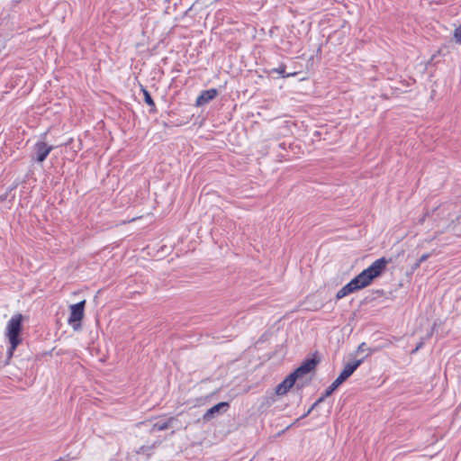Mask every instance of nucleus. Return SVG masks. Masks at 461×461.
I'll use <instances>...</instances> for the list:
<instances>
[{"instance_id":"24","label":"nucleus","mask_w":461,"mask_h":461,"mask_svg":"<svg viewBox=\"0 0 461 461\" xmlns=\"http://www.w3.org/2000/svg\"><path fill=\"white\" fill-rule=\"evenodd\" d=\"M303 385H304L303 384H301V385H300V384H299V383L297 384V387H298V388H302V387H303Z\"/></svg>"},{"instance_id":"19","label":"nucleus","mask_w":461,"mask_h":461,"mask_svg":"<svg viewBox=\"0 0 461 461\" xmlns=\"http://www.w3.org/2000/svg\"><path fill=\"white\" fill-rule=\"evenodd\" d=\"M69 460H71V459L69 458V456L68 455V456H61L59 459L55 460V461H69Z\"/></svg>"},{"instance_id":"22","label":"nucleus","mask_w":461,"mask_h":461,"mask_svg":"<svg viewBox=\"0 0 461 461\" xmlns=\"http://www.w3.org/2000/svg\"><path fill=\"white\" fill-rule=\"evenodd\" d=\"M312 412V411L309 409L307 411H305V413L300 417V419H303L305 417H307L310 413Z\"/></svg>"},{"instance_id":"9","label":"nucleus","mask_w":461,"mask_h":461,"mask_svg":"<svg viewBox=\"0 0 461 461\" xmlns=\"http://www.w3.org/2000/svg\"><path fill=\"white\" fill-rule=\"evenodd\" d=\"M371 282L372 280H369V277L364 270L352 279V285H356L358 290L369 285Z\"/></svg>"},{"instance_id":"13","label":"nucleus","mask_w":461,"mask_h":461,"mask_svg":"<svg viewBox=\"0 0 461 461\" xmlns=\"http://www.w3.org/2000/svg\"><path fill=\"white\" fill-rule=\"evenodd\" d=\"M285 68L286 66L284 63H281L278 68H272L270 72L278 73L284 78L294 77L297 74L296 72L285 73Z\"/></svg>"},{"instance_id":"21","label":"nucleus","mask_w":461,"mask_h":461,"mask_svg":"<svg viewBox=\"0 0 461 461\" xmlns=\"http://www.w3.org/2000/svg\"><path fill=\"white\" fill-rule=\"evenodd\" d=\"M327 396H325V393L322 394V396H321L316 402L317 403H321L324 401V399L326 398Z\"/></svg>"},{"instance_id":"8","label":"nucleus","mask_w":461,"mask_h":461,"mask_svg":"<svg viewBox=\"0 0 461 461\" xmlns=\"http://www.w3.org/2000/svg\"><path fill=\"white\" fill-rule=\"evenodd\" d=\"M217 95H218V90L216 88H211L209 90H204L197 97L195 104L197 106L204 105L205 104H208L210 101L214 99Z\"/></svg>"},{"instance_id":"12","label":"nucleus","mask_w":461,"mask_h":461,"mask_svg":"<svg viewBox=\"0 0 461 461\" xmlns=\"http://www.w3.org/2000/svg\"><path fill=\"white\" fill-rule=\"evenodd\" d=\"M229 407V403L225 402H219L207 410V411L203 415V419L209 420L212 418L215 413L219 412L221 408H227Z\"/></svg>"},{"instance_id":"25","label":"nucleus","mask_w":461,"mask_h":461,"mask_svg":"<svg viewBox=\"0 0 461 461\" xmlns=\"http://www.w3.org/2000/svg\"><path fill=\"white\" fill-rule=\"evenodd\" d=\"M419 348H420V345H418V347L415 348V350H414V351L418 350V349H419Z\"/></svg>"},{"instance_id":"10","label":"nucleus","mask_w":461,"mask_h":461,"mask_svg":"<svg viewBox=\"0 0 461 461\" xmlns=\"http://www.w3.org/2000/svg\"><path fill=\"white\" fill-rule=\"evenodd\" d=\"M175 420H176L175 417H170V418L167 419L166 420L157 421L152 425L150 432H154L157 430L158 431L166 430L172 426V424Z\"/></svg>"},{"instance_id":"23","label":"nucleus","mask_w":461,"mask_h":461,"mask_svg":"<svg viewBox=\"0 0 461 461\" xmlns=\"http://www.w3.org/2000/svg\"><path fill=\"white\" fill-rule=\"evenodd\" d=\"M319 403H317V402H315L312 407L310 408L311 411H312Z\"/></svg>"},{"instance_id":"6","label":"nucleus","mask_w":461,"mask_h":461,"mask_svg":"<svg viewBox=\"0 0 461 461\" xmlns=\"http://www.w3.org/2000/svg\"><path fill=\"white\" fill-rule=\"evenodd\" d=\"M318 363L319 360L316 358H308L304 360L292 374L296 379L301 378L303 375L315 369Z\"/></svg>"},{"instance_id":"16","label":"nucleus","mask_w":461,"mask_h":461,"mask_svg":"<svg viewBox=\"0 0 461 461\" xmlns=\"http://www.w3.org/2000/svg\"><path fill=\"white\" fill-rule=\"evenodd\" d=\"M454 40L456 43L461 44V25L454 31Z\"/></svg>"},{"instance_id":"1","label":"nucleus","mask_w":461,"mask_h":461,"mask_svg":"<svg viewBox=\"0 0 461 461\" xmlns=\"http://www.w3.org/2000/svg\"><path fill=\"white\" fill-rule=\"evenodd\" d=\"M23 315L17 313L14 315L7 323L6 337L10 342V348L8 349V357H12L14 351L22 342L21 332L23 330Z\"/></svg>"},{"instance_id":"5","label":"nucleus","mask_w":461,"mask_h":461,"mask_svg":"<svg viewBox=\"0 0 461 461\" xmlns=\"http://www.w3.org/2000/svg\"><path fill=\"white\" fill-rule=\"evenodd\" d=\"M33 149L35 154L34 160L41 163L47 158L50 151L54 149V146L48 145L43 141H38L35 143Z\"/></svg>"},{"instance_id":"4","label":"nucleus","mask_w":461,"mask_h":461,"mask_svg":"<svg viewBox=\"0 0 461 461\" xmlns=\"http://www.w3.org/2000/svg\"><path fill=\"white\" fill-rule=\"evenodd\" d=\"M389 260L385 258H380L374 261L367 268L364 269V272L369 277V280H374L382 275V273L385 270Z\"/></svg>"},{"instance_id":"15","label":"nucleus","mask_w":461,"mask_h":461,"mask_svg":"<svg viewBox=\"0 0 461 461\" xmlns=\"http://www.w3.org/2000/svg\"><path fill=\"white\" fill-rule=\"evenodd\" d=\"M156 447V443L151 446H141L139 449L136 450V454H145L148 450H152Z\"/></svg>"},{"instance_id":"20","label":"nucleus","mask_w":461,"mask_h":461,"mask_svg":"<svg viewBox=\"0 0 461 461\" xmlns=\"http://www.w3.org/2000/svg\"><path fill=\"white\" fill-rule=\"evenodd\" d=\"M421 263H419V260H417L416 263L413 264V266L411 267V269L414 271L416 269H418L420 267Z\"/></svg>"},{"instance_id":"18","label":"nucleus","mask_w":461,"mask_h":461,"mask_svg":"<svg viewBox=\"0 0 461 461\" xmlns=\"http://www.w3.org/2000/svg\"><path fill=\"white\" fill-rule=\"evenodd\" d=\"M365 348H366V343H365V342H363V343H361V344L357 347V352H363V351H365V349H366Z\"/></svg>"},{"instance_id":"14","label":"nucleus","mask_w":461,"mask_h":461,"mask_svg":"<svg viewBox=\"0 0 461 461\" xmlns=\"http://www.w3.org/2000/svg\"><path fill=\"white\" fill-rule=\"evenodd\" d=\"M142 92H143L145 103L151 107L150 111L154 112L155 111V103H154V100L152 99L149 92L145 88H142Z\"/></svg>"},{"instance_id":"26","label":"nucleus","mask_w":461,"mask_h":461,"mask_svg":"<svg viewBox=\"0 0 461 461\" xmlns=\"http://www.w3.org/2000/svg\"><path fill=\"white\" fill-rule=\"evenodd\" d=\"M16 2H20L21 0H15Z\"/></svg>"},{"instance_id":"2","label":"nucleus","mask_w":461,"mask_h":461,"mask_svg":"<svg viewBox=\"0 0 461 461\" xmlns=\"http://www.w3.org/2000/svg\"><path fill=\"white\" fill-rule=\"evenodd\" d=\"M363 363V359H357L352 362H348L339 376L333 381V383L325 390V396H330L332 393L345 382Z\"/></svg>"},{"instance_id":"3","label":"nucleus","mask_w":461,"mask_h":461,"mask_svg":"<svg viewBox=\"0 0 461 461\" xmlns=\"http://www.w3.org/2000/svg\"><path fill=\"white\" fill-rule=\"evenodd\" d=\"M85 305L86 300H83L70 306V314L68 322L73 327L75 330H77L81 328L80 321L84 318Z\"/></svg>"},{"instance_id":"17","label":"nucleus","mask_w":461,"mask_h":461,"mask_svg":"<svg viewBox=\"0 0 461 461\" xmlns=\"http://www.w3.org/2000/svg\"><path fill=\"white\" fill-rule=\"evenodd\" d=\"M434 254V250L432 252H429V253H425L423 254L418 260H419V263H423L425 262L428 258H429L432 255Z\"/></svg>"},{"instance_id":"11","label":"nucleus","mask_w":461,"mask_h":461,"mask_svg":"<svg viewBox=\"0 0 461 461\" xmlns=\"http://www.w3.org/2000/svg\"><path fill=\"white\" fill-rule=\"evenodd\" d=\"M358 288L356 287V285H352V280L348 283L346 285H344L340 290L338 291L337 294H336V299L337 300H339V299H342L343 297L347 296L348 294L355 292V291H357Z\"/></svg>"},{"instance_id":"7","label":"nucleus","mask_w":461,"mask_h":461,"mask_svg":"<svg viewBox=\"0 0 461 461\" xmlns=\"http://www.w3.org/2000/svg\"><path fill=\"white\" fill-rule=\"evenodd\" d=\"M296 378L294 375L291 373L289 375H287L282 383H280L276 388V393L277 395H284L296 383Z\"/></svg>"}]
</instances>
